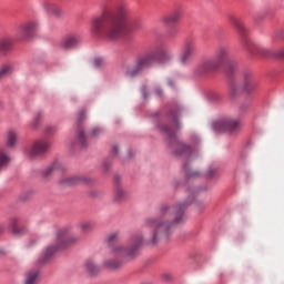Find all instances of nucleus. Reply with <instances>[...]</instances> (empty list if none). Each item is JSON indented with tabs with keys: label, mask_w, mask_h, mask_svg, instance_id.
I'll return each instance as SVG.
<instances>
[{
	"label": "nucleus",
	"mask_w": 284,
	"mask_h": 284,
	"mask_svg": "<svg viewBox=\"0 0 284 284\" xmlns=\"http://www.w3.org/2000/svg\"><path fill=\"white\" fill-rule=\"evenodd\" d=\"M174 154H175V156H183L184 159H192L194 153L192 152L191 145H187L183 142H176Z\"/></svg>",
	"instance_id": "14"
},
{
	"label": "nucleus",
	"mask_w": 284,
	"mask_h": 284,
	"mask_svg": "<svg viewBox=\"0 0 284 284\" xmlns=\"http://www.w3.org/2000/svg\"><path fill=\"white\" fill-rule=\"evenodd\" d=\"M113 181L115 184L113 201L115 203H123L128 199V191L121 186V175H115Z\"/></svg>",
	"instance_id": "11"
},
{
	"label": "nucleus",
	"mask_w": 284,
	"mask_h": 284,
	"mask_svg": "<svg viewBox=\"0 0 284 284\" xmlns=\"http://www.w3.org/2000/svg\"><path fill=\"white\" fill-rule=\"evenodd\" d=\"M93 64L95 65V68H99L103 65V60L98 58L93 61Z\"/></svg>",
	"instance_id": "36"
},
{
	"label": "nucleus",
	"mask_w": 284,
	"mask_h": 284,
	"mask_svg": "<svg viewBox=\"0 0 284 284\" xmlns=\"http://www.w3.org/2000/svg\"><path fill=\"white\" fill-rule=\"evenodd\" d=\"M81 42V36L77 33H71L62 38L59 43V48L61 50H74V48H79Z\"/></svg>",
	"instance_id": "9"
},
{
	"label": "nucleus",
	"mask_w": 284,
	"mask_h": 284,
	"mask_svg": "<svg viewBox=\"0 0 284 284\" xmlns=\"http://www.w3.org/2000/svg\"><path fill=\"white\" fill-rule=\"evenodd\" d=\"M130 17V8L120 4L115 13H105L92 21L91 32L98 37H105L109 41H118L125 32V20Z\"/></svg>",
	"instance_id": "2"
},
{
	"label": "nucleus",
	"mask_w": 284,
	"mask_h": 284,
	"mask_svg": "<svg viewBox=\"0 0 284 284\" xmlns=\"http://www.w3.org/2000/svg\"><path fill=\"white\" fill-rule=\"evenodd\" d=\"M18 134L14 131H9L7 134V146L14 148L17 145Z\"/></svg>",
	"instance_id": "28"
},
{
	"label": "nucleus",
	"mask_w": 284,
	"mask_h": 284,
	"mask_svg": "<svg viewBox=\"0 0 284 284\" xmlns=\"http://www.w3.org/2000/svg\"><path fill=\"white\" fill-rule=\"evenodd\" d=\"M172 116H173L174 125L162 126V132H164V134H166L169 139H174L176 136V130H179L180 128L179 120H178L179 113L172 112Z\"/></svg>",
	"instance_id": "17"
},
{
	"label": "nucleus",
	"mask_w": 284,
	"mask_h": 284,
	"mask_svg": "<svg viewBox=\"0 0 284 284\" xmlns=\"http://www.w3.org/2000/svg\"><path fill=\"white\" fill-rule=\"evenodd\" d=\"M1 232H3V226H0V234H1Z\"/></svg>",
	"instance_id": "44"
},
{
	"label": "nucleus",
	"mask_w": 284,
	"mask_h": 284,
	"mask_svg": "<svg viewBox=\"0 0 284 284\" xmlns=\"http://www.w3.org/2000/svg\"><path fill=\"white\" fill-rule=\"evenodd\" d=\"M256 90V81L252 79V74L247 73L244 78V92L252 94Z\"/></svg>",
	"instance_id": "21"
},
{
	"label": "nucleus",
	"mask_w": 284,
	"mask_h": 284,
	"mask_svg": "<svg viewBox=\"0 0 284 284\" xmlns=\"http://www.w3.org/2000/svg\"><path fill=\"white\" fill-rule=\"evenodd\" d=\"M21 223V220L19 217H11L9 222V230L12 232V234H26L28 232V229L26 226L19 225Z\"/></svg>",
	"instance_id": "19"
},
{
	"label": "nucleus",
	"mask_w": 284,
	"mask_h": 284,
	"mask_svg": "<svg viewBox=\"0 0 284 284\" xmlns=\"http://www.w3.org/2000/svg\"><path fill=\"white\" fill-rule=\"evenodd\" d=\"M232 59V53L230 47L220 45L216 49L215 55L213 58L204 59L194 70L197 77H205V74H212V72H217L221 70L222 65L230 63Z\"/></svg>",
	"instance_id": "4"
},
{
	"label": "nucleus",
	"mask_w": 284,
	"mask_h": 284,
	"mask_svg": "<svg viewBox=\"0 0 284 284\" xmlns=\"http://www.w3.org/2000/svg\"><path fill=\"white\" fill-rule=\"evenodd\" d=\"M230 21L232 26H234V28L237 30L239 34H241V37H245V34L247 33V28H245L243 21L234 17H230Z\"/></svg>",
	"instance_id": "22"
},
{
	"label": "nucleus",
	"mask_w": 284,
	"mask_h": 284,
	"mask_svg": "<svg viewBox=\"0 0 284 284\" xmlns=\"http://www.w3.org/2000/svg\"><path fill=\"white\" fill-rule=\"evenodd\" d=\"M38 26L39 23H37V21L26 22L18 28V34L22 37V39H32Z\"/></svg>",
	"instance_id": "10"
},
{
	"label": "nucleus",
	"mask_w": 284,
	"mask_h": 284,
	"mask_svg": "<svg viewBox=\"0 0 284 284\" xmlns=\"http://www.w3.org/2000/svg\"><path fill=\"white\" fill-rule=\"evenodd\" d=\"M103 134V129L97 126L91 130V136H101Z\"/></svg>",
	"instance_id": "32"
},
{
	"label": "nucleus",
	"mask_w": 284,
	"mask_h": 284,
	"mask_svg": "<svg viewBox=\"0 0 284 284\" xmlns=\"http://www.w3.org/2000/svg\"><path fill=\"white\" fill-rule=\"evenodd\" d=\"M143 97H144V99L148 97V95L145 94V92H143Z\"/></svg>",
	"instance_id": "45"
},
{
	"label": "nucleus",
	"mask_w": 284,
	"mask_h": 284,
	"mask_svg": "<svg viewBox=\"0 0 284 284\" xmlns=\"http://www.w3.org/2000/svg\"><path fill=\"white\" fill-rule=\"evenodd\" d=\"M41 113H38L34 119L31 121V128H33V130H37V128H39V123L41 121Z\"/></svg>",
	"instance_id": "30"
},
{
	"label": "nucleus",
	"mask_w": 284,
	"mask_h": 284,
	"mask_svg": "<svg viewBox=\"0 0 284 284\" xmlns=\"http://www.w3.org/2000/svg\"><path fill=\"white\" fill-rule=\"evenodd\" d=\"M78 230L83 232V234H88V232H92L94 230V224L92 222H80L78 224Z\"/></svg>",
	"instance_id": "25"
},
{
	"label": "nucleus",
	"mask_w": 284,
	"mask_h": 284,
	"mask_svg": "<svg viewBox=\"0 0 284 284\" xmlns=\"http://www.w3.org/2000/svg\"><path fill=\"white\" fill-rule=\"evenodd\" d=\"M84 270L89 272V274H97L99 272V266L92 260H87L84 263Z\"/></svg>",
	"instance_id": "26"
},
{
	"label": "nucleus",
	"mask_w": 284,
	"mask_h": 284,
	"mask_svg": "<svg viewBox=\"0 0 284 284\" xmlns=\"http://www.w3.org/2000/svg\"><path fill=\"white\" fill-rule=\"evenodd\" d=\"M275 39H284V37H283V31L277 30V31L275 32Z\"/></svg>",
	"instance_id": "38"
},
{
	"label": "nucleus",
	"mask_w": 284,
	"mask_h": 284,
	"mask_svg": "<svg viewBox=\"0 0 284 284\" xmlns=\"http://www.w3.org/2000/svg\"><path fill=\"white\" fill-rule=\"evenodd\" d=\"M196 206H197V210L203 211V210H205V207H207V204L206 203L196 202Z\"/></svg>",
	"instance_id": "37"
},
{
	"label": "nucleus",
	"mask_w": 284,
	"mask_h": 284,
	"mask_svg": "<svg viewBox=\"0 0 284 284\" xmlns=\"http://www.w3.org/2000/svg\"><path fill=\"white\" fill-rule=\"evenodd\" d=\"M68 229L63 227L55 232L54 243L48 245L43 251L41 256L38 258V265H45L57 252L61 250H67L70 245L79 242V237L75 235H70Z\"/></svg>",
	"instance_id": "3"
},
{
	"label": "nucleus",
	"mask_w": 284,
	"mask_h": 284,
	"mask_svg": "<svg viewBox=\"0 0 284 284\" xmlns=\"http://www.w3.org/2000/svg\"><path fill=\"white\" fill-rule=\"evenodd\" d=\"M275 54L280 59H284V47H282L280 50H277Z\"/></svg>",
	"instance_id": "35"
},
{
	"label": "nucleus",
	"mask_w": 284,
	"mask_h": 284,
	"mask_svg": "<svg viewBox=\"0 0 284 284\" xmlns=\"http://www.w3.org/2000/svg\"><path fill=\"white\" fill-rule=\"evenodd\" d=\"M181 17H183V10L175 9L173 12L163 16L160 21L163 26L170 27L179 23Z\"/></svg>",
	"instance_id": "12"
},
{
	"label": "nucleus",
	"mask_w": 284,
	"mask_h": 284,
	"mask_svg": "<svg viewBox=\"0 0 284 284\" xmlns=\"http://www.w3.org/2000/svg\"><path fill=\"white\" fill-rule=\"evenodd\" d=\"M231 93H232L233 97L236 94V88H235V87H233V88L231 89Z\"/></svg>",
	"instance_id": "43"
},
{
	"label": "nucleus",
	"mask_w": 284,
	"mask_h": 284,
	"mask_svg": "<svg viewBox=\"0 0 284 284\" xmlns=\"http://www.w3.org/2000/svg\"><path fill=\"white\" fill-rule=\"evenodd\" d=\"M214 174H216V170H215V169H211V170L209 171V174H207L209 179L214 178Z\"/></svg>",
	"instance_id": "40"
},
{
	"label": "nucleus",
	"mask_w": 284,
	"mask_h": 284,
	"mask_svg": "<svg viewBox=\"0 0 284 284\" xmlns=\"http://www.w3.org/2000/svg\"><path fill=\"white\" fill-rule=\"evenodd\" d=\"M199 176H201V172H199V171H187L186 172L187 179H199Z\"/></svg>",
	"instance_id": "31"
},
{
	"label": "nucleus",
	"mask_w": 284,
	"mask_h": 284,
	"mask_svg": "<svg viewBox=\"0 0 284 284\" xmlns=\"http://www.w3.org/2000/svg\"><path fill=\"white\" fill-rule=\"evenodd\" d=\"M41 8L42 10H44V12L53 14V17H63V10L61 9V7L50 0L42 1Z\"/></svg>",
	"instance_id": "13"
},
{
	"label": "nucleus",
	"mask_w": 284,
	"mask_h": 284,
	"mask_svg": "<svg viewBox=\"0 0 284 284\" xmlns=\"http://www.w3.org/2000/svg\"><path fill=\"white\" fill-rule=\"evenodd\" d=\"M155 94H158V97H161V94H163V91H161V89H156Z\"/></svg>",
	"instance_id": "42"
},
{
	"label": "nucleus",
	"mask_w": 284,
	"mask_h": 284,
	"mask_svg": "<svg viewBox=\"0 0 284 284\" xmlns=\"http://www.w3.org/2000/svg\"><path fill=\"white\" fill-rule=\"evenodd\" d=\"M108 243H114V241H119V233H111L106 237Z\"/></svg>",
	"instance_id": "33"
},
{
	"label": "nucleus",
	"mask_w": 284,
	"mask_h": 284,
	"mask_svg": "<svg viewBox=\"0 0 284 284\" xmlns=\"http://www.w3.org/2000/svg\"><path fill=\"white\" fill-rule=\"evenodd\" d=\"M187 194L189 197L185 202L161 204L158 215L145 220L144 225L152 229L146 236L141 232H136L130 235L126 245H113L111 252L115 260H105L103 262L104 267L108 270H119L122 265V258H136L139 251L145 243L148 245H156L161 241V236H170L176 225H183L187 221L185 210L194 202L196 189H189Z\"/></svg>",
	"instance_id": "1"
},
{
	"label": "nucleus",
	"mask_w": 284,
	"mask_h": 284,
	"mask_svg": "<svg viewBox=\"0 0 284 284\" xmlns=\"http://www.w3.org/2000/svg\"><path fill=\"white\" fill-rule=\"evenodd\" d=\"M112 154H113V155L119 154V146H118V145H113V146H112Z\"/></svg>",
	"instance_id": "41"
},
{
	"label": "nucleus",
	"mask_w": 284,
	"mask_h": 284,
	"mask_svg": "<svg viewBox=\"0 0 284 284\" xmlns=\"http://www.w3.org/2000/svg\"><path fill=\"white\" fill-rule=\"evenodd\" d=\"M215 130L219 132H229L230 134H234V132H239V130H241V120L227 118L215 123Z\"/></svg>",
	"instance_id": "7"
},
{
	"label": "nucleus",
	"mask_w": 284,
	"mask_h": 284,
	"mask_svg": "<svg viewBox=\"0 0 284 284\" xmlns=\"http://www.w3.org/2000/svg\"><path fill=\"white\" fill-rule=\"evenodd\" d=\"M57 170H61V164H59V162H55L51 166H48L43 172V176L48 179V176H50L53 172H57Z\"/></svg>",
	"instance_id": "29"
},
{
	"label": "nucleus",
	"mask_w": 284,
	"mask_h": 284,
	"mask_svg": "<svg viewBox=\"0 0 284 284\" xmlns=\"http://www.w3.org/2000/svg\"><path fill=\"white\" fill-rule=\"evenodd\" d=\"M50 141L48 140H38L33 142L29 151V156L31 159H37V156H43L48 150H50Z\"/></svg>",
	"instance_id": "8"
},
{
	"label": "nucleus",
	"mask_w": 284,
	"mask_h": 284,
	"mask_svg": "<svg viewBox=\"0 0 284 284\" xmlns=\"http://www.w3.org/2000/svg\"><path fill=\"white\" fill-rule=\"evenodd\" d=\"M83 116H85V111L82 110L78 113L79 121H83Z\"/></svg>",
	"instance_id": "39"
},
{
	"label": "nucleus",
	"mask_w": 284,
	"mask_h": 284,
	"mask_svg": "<svg viewBox=\"0 0 284 284\" xmlns=\"http://www.w3.org/2000/svg\"><path fill=\"white\" fill-rule=\"evenodd\" d=\"M13 45L14 38H12V36L4 34L0 37V52H2V54H8Z\"/></svg>",
	"instance_id": "16"
},
{
	"label": "nucleus",
	"mask_w": 284,
	"mask_h": 284,
	"mask_svg": "<svg viewBox=\"0 0 284 284\" xmlns=\"http://www.w3.org/2000/svg\"><path fill=\"white\" fill-rule=\"evenodd\" d=\"M12 72H14V64L3 63L0 65V80L6 79V77H9V74H12Z\"/></svg>",
	"instance_id": "23"
},
{
	"label": "nucleus",
	"mask_w": 284,
	"mask_h": 284,
	"mask_svg": "<svg viewBox=\"0 0 284 284\" xmlns=\"http://www.w3.org/2000/svg\"><path fill=\"white\" fill-rule=\"evenodd\" d=\"M10 161H12L10 154L6 150L0 149V170H6V166L10 165Z\"/></svg>",
	"instance_id": "24"
},
{
	"label": "nucleus",
	"mask_w": 284,
	"mask_h": 284,
	"mask_svg": "<svg viewBox=\"0 0 284 284\" xmlns=\"http://www.w3.org/2000/svg\"><path fill=\"white\" fill-rule=\"evenodd\" d=\"M39 281V271L37 268L29 270L24 273L23 284H37Z\"/></svg>",
	"instance_id": "20"
},
{
	"label": "nucleus",
	"mask_w": 284,
	"mask_h": 284,
	"mask_svg": "<svg viewBox=\"0 0 284 284\" xmlns=\"http://www.w3.org/2000/svg\"><path fill=\"white\" fill-rule=\"evenodd\" d=\"M151 54L155 57V64L168 63V61L172 60V53L165 48H158L155 51H151Z\"/></svg>",
	"instance_id": "15"
},
{
	"label": "nucleus",
	"mask_w": 284,
	"mask_h": 284,
	"mask_svg": "<svg viewBox=\"0 0 284 284\" xmlns=\"http://www.w3.org/2000/svg\"><path fill=\"white\" fill-rule=\"evenodd\" d=\"M77 143L80 145V148L88 146V139L85 138V132L83 130L78 131Z\"/></svg>",
	"instance_id": "27"
},
{
	"label": "nucleus",
	"mask_w": 284,
	"mask_h": 284,
	"mask_svg": "<svg viewBox=\"0 0 284 284\" xmlns=\"http://www.w3.org/2000/svg\"><path fill=\"white\" fill-rule=\"evenodd\" d=\"M90 180L85 176L72 175L60 180L61 185H79V183H88Z\"/></svg>",
	"instance_id": "18"
},
{
	"label": "nucleus",
	"mask_w": 284,
	"mask_h": 284,
	"mask_svg": "<svg viewBox=\"0 0 284 284\" xmlns=\"http://www.w3.org/2000/svg\"><path fill=\"white\" fill-rule=\"evenodd\" d=\"M45 134H54V132H57V128L52 126V125H48L44 129Z\"/></svg>",
	"instance_id": "34"
},
{
	"label": "nucleus",
	"mask_w": 284,
	"mask_h": 284,
	"mask_svg": "<svg viewBox=\"0 0 284 284\" xmlns=\"http://www.w3.org/2000/svg\"><path fill=\"white\" fill-rule=\"evenodd\" d=\"M154 65H156V55L151 51L146 52L135 59L133 65L126 70V77H141L145 70H150Z\"/></svg>",
	"instance_id": "5"
},
{
	"label": "nucleus",
	"mask_w": 284,
	"mask_h": 284,
	"mask_svg": "<svg viewBox=\"0 0 284 284\" xmlns=\"http://www.w3.org/2000/svg\"><path fill=\"white\" fill-rule=\"evenodd\" d=\"M199 49L197 44H196V40L189 38L186 39L181 48V52L179 55V63H181V65H187V63H190V60L192 59V57H194L196 50Z\"/></svg>",
	"instance_id": "6"
},
{
	"label": "nucleus",
	"mask_w": 284,
	"mask_h": 284,
	"mask_svg": "<svg viewBox=\"0 0 284 284\" xmlns=\"http://www.w3.org/2000/svg\"><path fill=\"white\" fill-rule=\"evenodd\" d=\"M185 170H187V164L184 165Z\"/></svg>",
	"instance_id": "46"
}]
</instances>
